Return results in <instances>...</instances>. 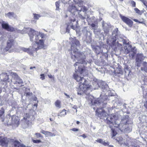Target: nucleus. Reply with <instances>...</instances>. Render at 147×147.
<instances>
[{"mask_svg":"<svg viewBox=\"0 0 147 147\" xmlns=\"http://www.w3.org/2000/svg\"><path fill=\"white\" fill-rule=\"evenodd\" d=\"M106 121L108 124L115 125V127H118L121 131L129 133L132 130L133 123L131 120H129L128 115L124 116L120 123V121L115 115L107 118Z\"/></svg>","mask_w":147,"mask_h":147,"instance_id":"f257e3e1","label":"nucleus"},{"mask_svg":"<svg viewBox=\"0 0 147 147\" xmlns=\"http://www.w3.org/2000/svg\"><path fill=\"white\" fill-rule=\"evenodd\" d=\"M86 98H88L89 103L91 104V105L99 106L98 107H93L94 110L96 109V116L99 117L100 119H102L105 117H107L108 114L105 111V110L103 109L106 107L107 103V102L105 101L102 102V100L101 99V101L99 98H96L94 101V97L91 95L88 96H87Z\"/></svg>","mask_w":147,"mask_h":147,"instance_id":"f03ea898","label":"nucleus"},{"mask_svg":"<svg viewBox=\"0 0 147 147\" xmlns=\"http://www.w3.org/2000/svg\"><path fill=\"white\" fill-rule=\"evenodd\" d=\"M11 78L9 80V75L6 73H2L0 74L1 81L6 84L9 83V84H13L11 88L14 90H18L21 87L23 86L24 82L17 74L15 72L11 73Z\"/></svg>","mask_w":147,"mask_h":147,"instance_id":"7ed1b4c3","label":"nucleus"},{"mask_svg":"<svg viewBox=\"0 0 147 147\" xmlns=\"http://www.w3.org/2000/svg\"><path fill=\"white\" fill-rule=\"evenodd\" d=\"M73 77L77 82H79L78 89L79 91L85 92L92 88V86L87 84V81L83 77H81L76 73L74 74Z\"/></svg>","mask_w":147,"mask_h":147,"instance_id":"20e7f679","label":"nucleus"},{"mask_svg":"<svg viewBox=\"0 0 147 147\" xmlns=\"http://www.w3.org/2000/svg\"><path fill=\"white\" fill-rule=\"evenodd\" d=\"M44 34L39 33L38 35L35 36V42L38 45L35 49V51H37L38 50L41 49H45L46 45L44 43V41L43 39H40V37L41 38H43L44 37Z\"/></svg>","mask_w":147,"mask_h":147,"instance_id":"39448f33","label":"nucleus"},{"mask_svg":"<svg viewBox=\"0 0 147 147\" xmlns=\"http://www.w3.org/2000/svg\"><path fill=\"white\" fill-rule=\"evenodd\" d=\"M75 53L74 55H72L71 56L72 59H73L74 61H76V59L78 60V62H76L74 65L75 67H76L78 65V64L84 63L86 61L84 59L82 58L83 54L78 51H74Z\"/></svg>","mask_w":147,"mask_h":147,"instance_id":"423d86ee","label":"nucleus"},{"mask_svg":"<svg viewBox=\"0 0 147 147\" xmlns=\"http://www.w3.org/2000/svg\"><path fill=\"white\" fill-rule=\"evenodd\" d=\"M15 43L14 40L11 38H9L6 42V45L4 49V52H8L9 53L14 51V45Z\"/></svg>","mask_w":147,"mask_h":147,"instance_id":"0eeeda50","label":"nucleus"},{"mask_svg":"<svg viewBox=\"0 0 147 147\" xmlns=\"http://www.w3.org/2000/svg\"><path fill=\"white\" fill-rule=\"evenodd\" d=\"M117 139L119 143L121 145L128 146L130 147H139V146L136 144L135 140L134 141V142H133L132 141H131V144L130 146L129 145V144L127 143V142H124V140H123L122 138H119Z\"/></svg>","mask_w":147,"mask_h":147,"instance_id":"6e6552de","label":"nucleus"},{"mask_svg":"<svg viewBox=\"0 0 147 147\" xmlns=\"http://www.w3.org/2000/svg\"><path fill=\"white\" fill-rule=\"evenodd\" d=\"M72 42L71 46V50H75L77 49V46H79L80 45V42L76 38V37L71 38L70 39Z\"/></svg>","mask_w":147,"mask_h":147,"instance_id":"1a4fd4ad","label":"nucleus"},{"mask_svg":"<svg viewBox=\"0 0 147 147\" xmlns=\"http://www.w3.org/2000/svg\"><path fill=\"white\" fill-rule=\"evenodd\" d=\"M120 17L122 21L128 25L129 27H131L133 26V22L130 19L122 16H121Z\"/></svg>","mask_w":147,"mask_h":147,"instance_id":"9d476101","label":"nucleus"},{"mask_svg":"<svg viewBox=\"0 0 147 147\" xmlns=\"http://www.w3.org/2000/svg\"><path fill=\"white\" fill-rule=\"evenodd\" d=\"M1 26L3 28L9 32H12L15 31V29L13 27L10 26L8 23H5L4 21L2 22Z\"/></svg>","mask_w":147,"mask_h":147,"instance_id":"9b49d317","label":"nucleus"},{"mask_svg":"<svg viewBox=\"0 0 147 147\" xmlns=\"http://www.w3.org/2000/svg\"><path fill=\"white\" fill-rule=\"evenodd\" d=\"M9 119L11 122L9 123V124L14 125L15 126H18L19 125V122L17 117L13 116L11 117Z\"/></svg>","mask_w":147,"mask_h":147,"instance_id":"f8f14e48","label":"nucleus"},{"mask_svg":"<svg viewBox=\"0 0 147 147\" xmlns=\"http://www.w3.org/2000/svg\"><path fill=\"white\" fill-rule=\"evenodd\" d=\"M8 140L5 137H4L2 134H0V145L2 146H7Z\"/></svg>","mask_w":147,"mask_h":147,"instance_id":"ddd939ff","label":"nucleus"},{"mask_svg":"<svg viewBox=\"0 0 147 147\" xmlns=\"http://www.w3.org/2000/svg\"><path fill=\"white\" fill-rule=\"evenodd\" d=\"M108 95L106 94L105 95V92L103 93L102 94H101L100 95V96H101V98H99L100 100L101 101V99L102 100V102H103L104 101H105L106 102H107L106 101V100L107 99H109V97L110 96H114V95L112 94V92H109V93H108Z\"/></svg>","mask_w":147,"mask_h":147,"instance_id":"4468645a","label":"nucleus"},{"mask_svg":"<svg viewBox=\"0 0 147 147\" xmlns=\"http://www.w3.org/2000/svg\"><path fill=\"white\" fill-rule=\"evenodd\" d=\"M77 71L80 74H82L84 73H88V71L87 69V67L83 65L79 66L77 69Z\"/></svg>","mask_w":147,"mask_h":147,"instance_id":"2eb2a0df","label":"nucleus"},{"mask_svg":"<svg viewBox=\"0 0 147 147\" xmlns=\"http://www.w3.org/2000/svg\"><path fill=\"white\" fill-rule=\"evenodd\" d=\"M126 40H124L123 43L124 44L127 45H128V47L127 46H126L125 49V52L126 54L129 53L131 51V49L132 48V46L131 45H130V42H125Z\"/></svg>","mask_w":147,"mask_h":147,"instance_id":"dca6fc26","label":"nucleus"},{"mask_svg":"<svg viewBox=\"0 0 147 147\" xmlns=\"http://www.w3.org/2000/svg\"><path fill=\"white\" fill-rule=\"evenodd\" d=\"M34 45H33L32 46L30 47L29 48H27V53H28L30 55H33V52L34 51L37 52L35 51Z\"/></svg>","mask_w":147,"mask_h":147,"instance_id":"f3484780","label":"nucleus"},{"mask_svg":"<svg viewBox=\"0 0 147 147\" xmlns=\"http://www.w3.org/2000/svg\"><path fill=\"white\" fill-rule=\"evenodd\" d=\"M72 9H74L76 11H79L80 12L82 11H83L86 12L87 11V9L86 7L84 6H82L80 10H78L76 8V7L75 6H72L71 7Z\"/></svg>","mask_w":147,"mask_h":147,"instance_id":"a211bd4d","label":"nucleus"},{"mask_svg":"<svg viewBox=\"0 0 147 147\" xmlns=\"http://www.w3.org/2000/svg\"><path fill=\"white\" fill-rule=\"evenodd\" d=\"M123 71L121 68L117 67L114 71V74L115 76L118 75L119 74L122 75Z\"/></svg>","mask_w":147,"mask_h":147,"instance_id":"6ab92c4d","label":"nucleus"},{"mask_svg":"<svg viewBox=\"0 0 147 147\" xmlns=\"http://www.w3.org/2000/svg\"><path fill=\"white\" fill-rule=\"evenodd\" d=\"M144 57L142 54H138L136 58V62H141L144 60Z\"/></svg>","mask_w":147,"mask_h":147,"instance_id":"aec40b11","label":"nucleus"},{"mask_svg":"<svg viewBox=\"0 0 147 147\" xmlns=\"http://www.w3.org/2000/svg\"><path fill=\"white\" fill-rule=\"evenodd\" d=\"M133 20L137 23H138L140 24H143L144 25H146V20L143 18H142L141 19H140L139 20H138L136 19H133Z\"/></svg>","mask_w":147,"mask_h":147,"instance_id":"412c9836","label":"nucleus"},{"mask_svg":"<svg viewBox=\"0 0 147 147\" xmlns=\"http://www.w3.org/2000/svg\"><path fill=\"white\" fill-rule=\"evenodd\" d=\"M143 67H141V69L146 71H147V63L146 62H144L142 64Z\"/></svg>","mask_w":147,"mask_h":147,"instance_id":"4be33fe9","label":"nucleus"},{"mask_svg":"<svg viewBox=\"0 0 147 147\" xmlns=\"http://www.w3.org/2000/svg\"><path fill=\"white\" fill-rule=\"evenodd\" d=\"M13 144V147H25V146L23 147L22 145H20L19 142L17 141H15Z\"/></svg>","mask_w":147,"mask_h":147,"instance_id":"5701e85b","label":"nucleus"},{"mask_svg":"<svg viewBox=\"0 0 147 147\" xmlns=\"http://www.w3.org/2000/svg\"><path fill=\"white\" fill-rule=\"evenodd\" d=\"M107 123L109 125V127L111 128V130L112 131V133L113 134V136H115L117 134V132L112 127V125H113L111 124H109L108 123Z\"/></svg>","mask_w":147,"mask_h":147,"instance_id":"b1692460","label":"nucleus"},{"mask_svg":"<svg viewBox=\"0 0 147 147\" xmlns=\"http://www.w3.org/2000/svg\"><path fill=\"white\" fill-rule=\"evenodd\" d=\"M14 13L13 12H9L5 14V16L8 17L9 18H11V17H14Z\"/></svg>","mask_w":147,"mask_h":147,"instance_id":"393cba45","label":"nucleus"},{"mask_svg":"<svg viewBox=\"0 0 147 147\" xmlns=\"http://www.w3.org/2000/svg\"><path fill=\"white\" fill-rule=\"evenodd\" d=\"M65 109L63 110L58 115V116L60 117H64L67 114V112Z\"/></svg>","mask_w":147,"mask_h":147,"instance_id":"a878e982","label":"nucleus"},{"mask_svg":"<svg viewBox=\"0 0 147 147\" xmlns=\"http://www.w3.org/2000/svg\"><path fill=\"white\" fill-rule=\"evenodd\" d=\"M134 10L136 13L140 15H141L142 13L144 12V10L140 11L137 8H135Z\"/></svg>","mask_w":147,"mask_h":147,"instance_id":"bb28decb","label":"nucleus"},{"mask_svg":"<svg viewBox=\"0 0 147 147\" xmlns=\"http://www.w3.org/2000/svg\"><path fill=\"white\" fill-rule=\"evenodd\" d=\"M56 135L54 133H53L52 132H51L49 131H47V133L45 135V136L47 137L48 136H55Z\"/></svg>","mask_w":147,"mask_h":147,"instance_id":"cd10ccee","label":"nucleus"},{"mask_svg":"<svg viewBox=\"0 0 147 147\" xmlns=\"http://www.w3.org/2000/svg\"><path fill=\"white\" fill-rule=\"evenodd\" d=\"M55 104L56 107H58L59 108H60L61 105V102L59 100H57L56 102H55Z\"/></svg>","mask_w":147,"mask_h":147,"instance_id":"c85d7f7f","label":"nucleus"},{"mask_svg":"<svg viewBox=\"0 0 147 147\" xmlns=\"http://www.w3.org/2000/svg\"><path fill=\"white\" fill-rule=\"evenodd\" d=\"M33 31V32H32V34L31 33L32 31H31V32H30L29 34V36L30 37V40L31 41H33V37L34 36V31Z\"/></svg>","mask_w":147,"mask_h":147,"instance_id":"c756f323","label":"nucleus"},{"mask_svg":"<svg viewBox=\"0 0 147 147\" xmlns=\"http://www.w3.org/2000/svg\"><path fill=\"white\" fill-rule=\"evenodd\" d=\"M33 15H34V18L35 20H38L40 17V14L33 13Z\"/></svg>","mask_w":147,"mask_h":147,"instance_id":"7c9ffc66","label":"nucleus"},{"mask_svg":"<svg viewBox=\"0 0 147 147\" xmlns=\"http://www.w3.org/2000/svg\"><path fill=\"white\" fill-rule=\"evenodd\" d=\"M55 5L56 7V10H58L59 9L60 6V2L59 1H56L55 2Z\"/></svg>","mask_w":147,"mask_h":147,"instance_id":"2f4dec72","label":"nucleus"},{"mask_svg":"<svg viewBox=\"0 0 147 147\" xmlns=\"http://www.w3.org/2000/svg\"><path fill=\"white\" fill-rule=\"evenodd\" d=\"M5 110L3 109H2L1 110L0 109V117L2 116L4 113Z\"/></svg>","mask_w":147,"mask_h":147,"instance_id":"473e14b6","label":"nucleus"},{"mask_svg":"<svg viewBox=\"0 0 147 147\" xmlns=\"http://www.w3.org/2000/svg\"><path fill=\"white\" fill-rule=\"evenodd\" d=\"M32 141L34 143H39L41 142V141L40 140H33Z\"/></svg>","mask_w":147,"mask_h":147,"instance_id":"72a5a7b5","label":"nucleus"},{"mask_svg":"<svg viewBox=\"0 0 147 147\" xmlns=\"http://www.w3.org/2000/svg\"><path fill=\"white\" fill-rule=\"evenodd\" d=\"M79 13L80 12H79L78 13L79 17L81 19H82V20L85 19V18L83 17Z\"/></svg>","mask_w":147,"mask_h":147,"instance_id":"f704fd0d","label":"nucleus"},{"mask_svg":"<svg viewBox=\"0 0 147 147\" xmlns=\"http://www.w3.org/2000/svg\"><path fill=\"white\" fill-rule=\"evenodd\" d=\"M131 4L132 5V6L133 7H136V2L134 1H131Z\"/></svg>","mask_w":147,"mask_h":147,"instance_id":"c9c22d12","label":"nucleus"},{"mask_svg":"<svg viewBox=\"0 0 147 147\" xmlns=\"http://www.w3.org/2000/svg\"><path fill=\"white\" fill-rule=\"evenodd\" d=\"M135 53L134 52H133L132 53H131L129 54V57H131L132 58H133L134 57Z\"/></svg>","mask_w":147,"mask_h":147,"instance_id":"e433bc0d","label":"nucleus"},{"mask_svg":"<svg viewBox=\"0 0 147 147\" xmlns=\"http://www.w3.org/2000/svg\"><path fill=\"white\" fill-rule=\"evenodd\" d=\"M140 1H141L146 6V7H147V2H146V1L144 0H140Z\"/></svg>","mask_w":147,"mask_h":147,"instance_id":"4c0bfd02","label":"nucleus"},{"mask_svg":"<svg viewBox=\"0 0 147 147\" xmlns=\"http://www.w3.org/2000/svg\"><path fill=\"white\" fill-rule=\"evenodd\" d=\"M35 135L36 136V137L38 138L39 137H42V136L41 135V134L39 133H36L35 134Z\"/></svg>","mask_w":147,"mask_h":147,"instance_id":"58836bf2","label":"nucleus"},{"mask_svg":"<svg viewBox=\"0 0 147 147\" xmlns=\"http://www.w3.org/2000/svg\"><path fill=\"white\" fill-rule=\"evenodd\" d=\"M40 78L42 80H44L45 79V76L44 74H41L40 75Z\"/></svg>","mask_w":147,"mask_h":147,"instance_id":"ea45409f","label":"nucleus"},{"mask_svg":"<svg viewBox=\"0 0 147 147\" xmlns=\"http://www.w3.org/2000/svg\"><path fill=\"white\" fill-rule=\"evenodd\" d=\"M96 141L102 144L103 141L102 139H99L98 140H96Z\"/></svg>","mask_w":147,"mask_h":147,"instance_id":"a19ab883","label":"nucleus"},{"mask_svg":"<svg viewBox=\"0 0 147 147\" xmlns=\"http://www.w3.org/2000/svg\"><path fill=\"white\" fill-rule=\"evenodd\" d=\"M70 130L74 131H78L79 130V129L76 128H73Z\"/></svg>","mask_w":147,"mask_h":147,"instance_id":"79ce46f5","label":"nucleus"},{"mask_svg":"<svg viewBox=\"0 0 147 147\" xmlns=\"http://www.w3.org/2000/svg\"><path fill=\"white\" fill-rule=\"evenodd\" d=\"M47 131H45L44 130H42V129L41 130V131H40V132L41 133H42V134L45 135L46 134V133H47Z\"/></svg>","mask_w":147,"mask_h":147,"instance_id":"37998d69","label":"nucleus"},{"mask_svg":"<svg viewBox=\"0 0 147 147\" xmlns=\"http://www.w3.org/2000/svg\"><path fill=\"white\" fill-rule=\"evenodd\" d=\"M76 21V20L75 18H74L73 19H70V23H71L72 22H75Z\"/></svg>","mask_w":147,"mask_h":147,"instance_id":"c03bdc74","label":"nucleus"},{"mask_svg":"<svg viewBox=\"0 0 147 147\" xmlns=\"http://www.w3.org/2000/svg\"><path fill=\"white\" fill-rule=\"evenodd\" d=\"M102 144L105 146H107L109 145L108 142H105V141H103Z\"/></svg>","mask_w":147,"mask_h":147,"instance_id":"a18cd8bd","label":"nucleus"},{"mask_svg":"<svg viewBox=\"0 0 147 147\" xmlns=\"http://www.w3.org/2000/svg\"><path fill=\"white\" fill-rule=\"evenodd\" d=\"M48 76L50 78L54 79V77L51 74H48Z\"/></svg>","mask_w":147,"mask_h":147,"instance_id":"49530a36","label":"nucleus"},{"mask_svg":"<svg viewBox=\"0 0 147 147\" xmlns=\"http://www.w3.org/2000/svg\"><path fill=\"white\" fill-rule=\"evenodd\" d=\"M32 94V92H26V94H25V95H26V96H30V94Z\"/></svg>","mask_w":147,"mask_h":147,"instance_id":"de8ad7c7","label":"nucleus"},{"mask_svg":"<svg viewBox=\"0 0 147 147\" xmlns=\"http://www.w3.org/2000/svg\"><path fill=\"white\" fill-rule=\"evenodd\" d=\"M27 48H23L22 49V51H24V52H27Z\"/></svg>","mask_w":147,"mask_h":147,"instance_id":"09e8293b","label":"nucleus"},{"mask_svg":"<svg viewBox=\"0 0 147 147\" xmlns=\"http://www.w3.org/2000/svg\"><path fill=\"white\" fill-rule=\"evenodd\" d=\"M143 94V96L145 98H147V92H144Z\"/></svg>","mask_w":147,"mask_h":147,"instance_id":"8fccbe9b","label":"nucleus"},{"mask_svg":"<svg viewBox=\"0 0 147 147\" xmlns=\"http://www.w3.org/2000/svg\"><path fill=\"white\" fill-rule=\"evenodd\" d=\"M144 106L147 109V101H146L144 103Z\"/></svg>","mask_w":147,"mask_h":147,"instance_id":"3c124183","label":"nucleus"},{"mask_svg":"<svg viewBox=\"0 0 147 147\" xmlns=\"http://www.w3.org/2000/svg\"><path fill=\"white\" fill-rule=\"evenodd\" d=\"M71 28L74 30H75L76 28L72 24L71 26Z\"/></svg>","mask_w":147,"mask_h":147,"instance_id":"603ef678","label":"nucleus"},{"mask_svg":"<svg viewBox=\"0 0 147 147\" xmlns=\"http://www.w3.org/2000/svg\"><path fill=\"white\" fill-rule=\"evenodd\" d=\"M138 63L137 64V66L138 67H140L141 65V62H137Z\"/></svg>","mask_w":147,"mask_h":147,"instance_id":"864d4df0","label":"nucleus"},{"mask_svg":"<svg viewBox=\"0 0 147 147\" xmlns=\"http://www.w3.org/2000/svg\"><path fill=\"white\" fill-rule=\"evenodd\" d=\"M85 92H77V94L78 95H83L84 94V93Z\"/></svg>","mask_w":147,"mask_h":147,"instance_id":"5fc2aeb1","label":"nucleus"},{"mask_svg":"<svg viewBox=\"0 0 147 147\" xmlns=\"http://www.w3.org/2000/svg\"><path fill=\"white\" fill-rule=\"evenodd\" d=\"M116 41V40H115L113 41L112 44H113V45L114 46H116V45L114 44V43Z\"/></svg>","mask_w":147,"mask_h":147,"instance_id":"6e6d98bb","label":"nucleus"},{"mask_svg":"<svg viewBox=\"0 0 147 147\" xmlns=\"http://www.w3.org/2000/svg\"><path fill=\"white\" fill-rule=\"evenodd\" d=\"M80 136L84 138H85L86 137V135L84 134H83L82 135H80Z\"/></svg>","mask_w":147,"mask_h":147,"instance_id":"4d7b16f0","label":"nucleus"},{"mask_svg":"<svg viewBox=\"0 0 147 147\" xmlns=\"http://www.w3.org/2000/svg\"><path fill=\"white\" fill-rule=\"evenodd\" d=\"M91 26L92 27H95V24H94V23H92L91 24Z\"/></svg>","mask_w":147,"mask_h":147,"instance_id":"13d9d810","label":"nucleus"},{"mask_svg":"<svg viewBox=\"0 0 147 147\" xmlns=\"http://www.w3.org/2000/svg\"><path fill=\"white\" fill-rule=\"evenodd\" d=\"M65 95L66 96L67 98H70V96L69 95H68L65 92Z\"/></svg>","mask_w":147,"mask_h":147,"instance_id":"bf43d9fd","label":"nucleus"},{"mask_svg":"<svg viewBox=\"0 0 147 147\" xmlns=\"http://www.w3.org/2000/svg\"><path fill=\"white\" fill-rule=\"evenodd\" d=\"M83 2V1H79V2L78 3H79L80 4H81V3L82 4Z\"/></svg>","mask_w":147,"mask_h":147,"instance_id":"052dcab7","label":"nucleus"},{"mask_svg":"<svg viewBox=\"0 0 147 147\" xmlns=\"http://www.w3.org/2000/svg\"><path fill=\"white\" fill-rule=\"evenodd\" d=\"M37 98L36 97H35L33 98V100L34 101H36L37 100Z\"/></svg>","mask_w":147,"mask_h":147,"instance_id":"680f3d73","label":"nucleus"},{"mask_svg":"<svg viewBox=\"0 0 147 147\" xmlns=\"http://www.w3.org/2000/svg\"><path fill=\"white\" fill-rule=\"evenodd\" d=\"M36 68V67H30V69H33V68Z\"/></svg>","mask_w":147,"mask_h":147,"instance_id":"e2e57ef3","label":"nucleus"},{"mask_svg":"<svg viewBox=\"0 0 147 147\" xmlns=\"http://www.w3.org/2000/svg\"><path fill=\"white\" fill-rule=\"evenodd\" d=\"M125 105H126L125 104H124L123 105V107L124 108H126V107Z\"/></svg>","mask_w":147,"mask_h":147,"instance_id":"0e129e2a","label":"nucleus"},{"mask_svg":"<svg viewBox=\"0 0 147 147\" xmlns=\"http://www.w3.org/2000/svg\"><path fill=\"white\" fill-rule=\"evenodd\" d=\"M80 122L78 121H77V122H76V123L77 124H79L80 123Z\"/></svg>","mask_w":147,"mask_h":147,"instance_id":"69168bd1","label":"nucleus"},{"mask_svg":"<svg viewBox=\"0 0 147 147\" xmlns=\"http://www.w3.org/2000/svg\"><path fill=\"white\" fill-rule=\"evenodd\" d=\"M34 106H36V107L37 106V104H35L34 105Z\"/></svg>","mask_w":147,"mask_h":147,"instance_id":"338daca9","label":"nucleus"},{"mask_svg":"<svg viewBox=\"0 0 147 147\" xmlns=\"http://www.w3.org/2000/svg\"><path fill=\"white\" fill-rule=\"evenodd\" d=\"M94 85H97V83H96V82H95L94 83Z\"/></svg>","mask_w":147,"mask_h":147,"instance_id":"774afa93","label":"nucleus"}]
</instances>
